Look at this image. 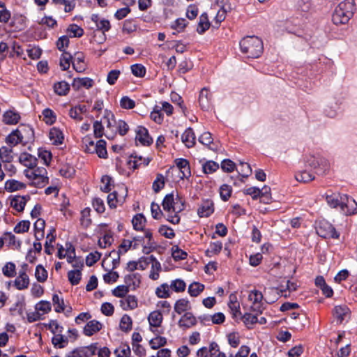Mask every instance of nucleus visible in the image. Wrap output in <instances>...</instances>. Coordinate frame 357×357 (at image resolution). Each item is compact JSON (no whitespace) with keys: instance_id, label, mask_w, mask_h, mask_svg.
Masks as SVG:
<instances>
[{"instance_id":"nucleus-1","label":"nucleus","mask_w":357,"mask_h":357,"mask_svg":"<svg viewBox=\"0 0 357 357\" xmlns=\"http://www.w3.org/2000/svg\"><path fill=\"white\" fill-rule=\"evenodd\" d=\"M326 201L331 208L340 207L341 212L346 215L357 213V203L347 195L328 191L326 193Z\"/></svg>"},{"instance_id":"nucleus-2","label":"nucleus","mask_w":357,"mask_h":357,"mask_svg":"<svg viewBox=\"0 0 357 357\" xmlns=\"http://www.w3.org/2000/svg\"><path fill=\"white\" fill-rule=\"evenodd\" d=\"M355 11V1L344 0L335 7L332 15V21L336 25L346 24L353 17Z\"/></svg>"},{"instance_id":"nucleus-3","label":"nucleus","mask_w":357,"mask_h":357,"mask_svg":"<svg viewBox=\"0 0 357 357\" xmlns=\"http://www.w3.org/2000/svg\"><path fill=\"white\" fill-rule=\"evenodd\" d=\"M162 206L164 211L169 213H174V215H168L167 220L174 225L178 224L180 222V216L178 213L185 208L184 202L181 200L178 196L175 199L173 192L167 194L163 199Z\"/></svg>"},{"instance_id":"nucleus-4","label":"nucleus","mask_w":357,"mask_h":357,"mask_svg":"<svg viewBox=\"0 0 357 357\" xmlns=\"http://www.w3.org/2000/svg\"><path fill=\"white\" fill-rule=\"evenodd\" d=\"M239 45L241 52L248 58H258L264 50L262 40L255 36H248L243 38L240 41Z\"/></svg>"},{"instance_id":"nucleus-5","label":"nucleus","mask_w":357,"mask_h":357,"mask_svg":"<svg viewBox=\"0 0 357 357\" xmlns=\"http://www.w3.org/2000/svg\"><path fill=\"white\" fill-rule=\"evenodd\" d=\"M305 165L316 169V174H324L329 167L328 162L325 158L312 155L305 157Z\"/></svg>"},{"instance_id":"nucleus-6","label":"nucleus","mask_w":357,"mask_h":357,"mask_svg":"<svg viewBox=\"0 0 357 357\" xmlns=\"http://www.w3.org/2000/svg\"><path fill=\"white\" fill-rule=\"evenodd\" d=\"M317 234L324 238H338L340 234L335 228L328 221L321 220L316 227Z\"/></svg>"},{"instance_id":"nucleus-7","label":"nucleus","mask_w":357,"mask_h":357,"mask_svg":"<svg viewBox=\"0 0 357 357\" xmlns=\"http://www.w3.org/2000/svg\"><path fill=\"white\" fill-rule=\"evenodd\" d=\"M263 298L262 293L258 290H252L250 292L248 299L252 303L251 310L253 312L260 314L262 313L263 307L261 301Z\"/></svg>"},{"instance_id":"nucleus-8","label":"nucleus","mask_w":357,"mask_h":357,"mask_svg":"<svg viewBox=\"0 0 357 357\" xmlns=\"http://www.w3.org/2000/svg\"><path fill=\"white\" fill-rule=\"evenodd\" d=\"M31 196L29 195L24 196L15 195L9 197L10 205L12 208L18 212H22L24 209L26 202L30 200Z\"/></svg>"},{"instance_id":"nucleus-9","label":"nucleus","mask_w":357,"mask_h":357,"mask_svg":"<svg viewBox=\"0 0 357 357\" xmlns=\"http://www.w3.org/2000/svg\"><path fill=\"white\" fill-rule=\"evenodd\" d=\"M103 119L106 120V126L108 129L111 130V131L107 132L105 135L109 139H112L114 138L116 134V131L113 128L114 127V123H116L114 119V115L113 113L107 109L105 110V114L103 116Z\"/></svg>"},{"instance_id":"nucleus-10","label":"nucleus","mask_w":357,"mask_h":357,"mask_svg":"<svg viewBox=\"0 0 357 357\" xmlns=\"http://www.w3.org/2000/svg\"><path fill=\"white\" fill-rule=\"evenodd\" d=\"M26 267L27 264H24L22 267L23 270L20 271L19 275L15 280L14 284L18 290L25 289L28 288L29 285V278L26 273Z\"/></svg>"},{"instance_id":"nucleus-11","label":"nucleus","mask_w":357,"mask_h":357,"mask_svg":"<svg viewBox=\"0 0 357 357\" xmlns=\"http://www.w3.org/2000/svg\"><path fill=\"white\" fill-rule=\"evenodd\" d=\"M350 312L349 308L346 305H336L333 310V315L337 324H341Z\"/></svg>"},{"instance_id":"nucleus-12","label":"nucleus","mask_w":357,"mask_h":357,"mask_svg":"<svg viewBox=\"0 0 357 357\" xmlns=\"http://www.w3.org/2000/svg\"><path fill=\"white\" fill-rule=\"evenodd\" d=\"M136 140L143 146H150L153 143V139L149 135L148 130L143 126H138L136 130Z\"/></svg>"},{"instance_id":"nucleus-13","label":"nucleus","mask_w":357,"mask_h":357,"mask_svg":"<svg viewBox=\"0 0 357 357\" xmlns=\"http://www.w3.org/2000/svg\"><path fill=\"white\" fill-rule=\"evenodd\" d=\"M211 94L209 90L204 87L199 93V104L203 110H208L211 105Z\"/></svg>"},{"instance_id":"nucleus-14","label":"nucleus","mask_w":357,"mask_h":357,"mask_svg":"<svg viewBox=\"0 0 357 357\" xmlns=\"http://www.w3.org/2000/svg\"><path fill=\"white\" fill-rule=\"evenodd\" d=\"M175 163L181 172V175L180 176V178L181 179H183L184 178H188L191 176L190 163L188 160L184 158H178L175 160Z\"/></svg>"},{"instance_id":"nucleus-15","label":"nucleus","mask_w":357,"mask_h":357,"mask_svg":"<svg viewBox=\"0 0 357 357\" xmlns=\"http://www.w3.org/2000/svg\"><path fill=\"white\" fill-rule=\"evenodd\" d=\"M214 212V204L212 200L203 201L197 210V214L200 218H207Z\"/></svg>"},{"instance_id":"nucleus-16","label":"nucleus","mask_w":357,"mask_h":357,"mask_svg":"<svg viewBox=\"0 0 357 357\" xmlns=\"http://www.w3.org/2000/svg\"><path fill=\"white\" fill-rule=\"evenodd\" d=\"M102 328V324L97 320H91L85 325L83 329V333L86 336H92L93 334L99 332Z\"/></svg>"},{"instance_id":"nucleus-17","label":"nucleus","mask_w":357,"mask_h":357,"mask_svg":"<svg viewBox=\"0 0 357 357\" xmlns=\"http://www.w3.org/2000/svg\"><path fill=\"white\" fill-rule=\"evenodd\" d=\"M87 152L90 153H97L99 158H107V151L106 149V142L103 139H99L96 143V146L93 149H91L90 146L87 149Z\"/></svg>"},{"instance_id":"nucleus-18","label":"nucleus","mask_w":357,"mask_h":357,"mask_svg":"<svg viewBox=\"0 0 357 357\" xmlns=\"http://www.w3.org/2000/svg\"><path fill=\"white\" fill-rule=\"evenodd\" d=\"M163 317L160 311L155 310L151 312L149 317L148 321L150 325V330L152 332H155L153 328L160 327L162 323Z\"/></svg>"},{"instance_id":"nucleus-19","label":"nucleus","mask_w":357,"mask_h":357,"mask_svg":"<svg viewBox=\"0 0 357 357\" xmlns=\"http://www.w3.org/2000/svg\"><path fill=\"white\" fill-rule=\"evenodd\" d=\"M19 161L24 166L32 169L37 166V158L26 152L22 153L19 157Z\"/></svg>"},{"instance_id":"nucleus-20","label":"nucleus","mask_w":357,"mask_h":357,"mask_svg":"<svg viewBox=\"0 0 357 357\" xmlns=\"http://www.w3.org/2000/svg\"><path fill=\"white\" fill-rule=\"evenodd\" d=\"M72 65L73 68L78 73L85 70L84 55L82 52H77L75 54L74 57H73Z\"/></svg>"},{"instance_id":"nucleus-21","label":"nucleus","mask_w":357,"mask_h":357,"mask_svg":"<svg viewBox=\"0 0 357 357\" xmlns=\"http://www.w3.org/2000/svg\"><path fill=\"white\" fill-rule=\"evenodd\" d=\"M94 84V81L89 77H82V78H75L72 83L73 88L77 91L81 87H84L87 89L91 88Z\"/></svg>"},{"instance_id":"nucleus-22","label":"nucleus","mask_w":357,"mask_h":357,"mask_svg":"<svg viewBox=\"0 0 357 357\" xmlns=\"http://www.w3.org/2000/svg\"><path fill=\"white\" fill-rule=\"evenodd\" d=\"M196 324L197 319L191 312H185L178 321V326L181 328H189Z\"/></svg>"},{"instance_id":"nucleus-23","label":"nucleus","mask_w":357,"mask_h":357,"mask_svg":"<svg viewBox=\"0 0 357 357\" xmlns=\"http://www.w3.org/2000/svg\"><path fill=\"white\" fill-rule=\"evenodd\" d=\"M195 139V135L192 128H188L181 136L182 142L188 148L194 146Z\"/></svg>"},{"instance_id":"nucleus-24","label":"nucleus","mask_w":357,"mask_h":357,"mask_svg":"<svg viewBox=\"0 0 357 357\" xmlns=\"http://www.w3.org/2000/svg\"><path fill=\"white\" fill-rule=\"evenodd\" d=\"M24 136L22 131L19 129L13 130L6 138V142L12 146H15L23 142Z\"/></svg>"},{"instance_id":"nucleus-25","label":"nucleus","mask_w":357,"mask_h":357,"mask_svg":"<svg viewBox=\"0 0 357 357\" xmlns=\"http://www.w3.org/2000/svg\"><path fill=\"white\" fill-rule=\"evenodd\" d=\"M49 137L54 145L62 144L64 139L63 134L61 130L55 127L50 129Z\"/></svg>"},{"instance_id":"nucleus-26","label":"nucleus","mask_w":357,"mask_h":357,"mask_svg":"<svg viewBox=\"0 0 357 357\" xmlns=\"http://www.w3.org/2000/svg\"><path fill=\"white\" fill-rule=\"evenodd\" d=\"M120 305L124 310H133L137 307V298L132 295H128L120 301Z\"/></svg>"},{"instance_id":"nucleus-27","label":"nucleus","mask_w":357,"mask_h":357,"mask_svg":"<svg viewBox=\"0 0 357 357\" xmlns=\"http://www.w3.org/2000/svg\"><path fill=\"white\" fill-rule=\"evenodd\" d=\"M228 306L232 313L233 317H236L238 314H241L240 305L238 302L236 294L232 293L229 295Z\"/></svg>"},{"instance_id":"nucleus-28","label":"nucleus","mask_w":357,"mask_h":357,"mask_svg":"<svg viewBox=\"0 0 357 357\" xmlns=\"http://www.w3.org/2000/svg\"><path fill=\"white\" fill-rule=\"evenodd\" d=\"M20 119V115L15 112L8 110L3 115V121L7 125L17 124Z\"/></svg>"},{"instance_id":"nucleus-29","label":"nucleus","mask_w":357,"mask_h":357,"mask_svg":"<svg viewBox=\"0 0 357 357\" xmlns=\"http://www.w3.org/2000/svg\"><path fill=\"white\" fill-rule=\"evenodd\" d=\"M55 231V229L52 228L46 237L47 241L45 243V252L48 255H52L54 250V246L52 243L54 242L56 238V235L54 234Z\"/></svg>"},{"instance_id":"nucleus-30","label":"nucleus","mask_w":357,"mask_h":357,"mask_svg":"<svg viewBox=\"0 0 357 357\" xmlns=\"http://www.w3.org/2000/svg\"><path fill=\"white\" fill-rule=\"evenodd\" d=\"M26 188V185L19 181L15 179H10L6 181L5 183V189L8 192H14Z\"/></svg>"},{"instance_id":"nucleus-31","label":"nucleus","mask_w":357,"mask_h":357,"mask_svg":"<svg viewBox=\"0 0 357 357\" xmlns=\"http://www.w3.org/2000/svg\"><path fill=\"white\" fill-rule=\"evenodd\" d=\"M124 282L129 288L132 287V289H135L139 287L141 282L140 275L139 273L127 275L125 276Z\"/></svg>"},{"instance_id":"nucleus-32","label":"nucleus","mask_w":357,"mask_h":357,"mask_svg":"<svg viewBox=\"0 0 357 357\" xmlns=\"http://www.w3.org/2000/svg\"><path fill=\"white\" fill-rule=\"evenodd\" d=\"M210 27V22L208 21V15L206 13H202L199 17V21L197 31L199 34L204 33Z\"/></svg>"},{"instance_id":"nucleus-33","label":"nucleus","mask_w":357,"mask_h":357,"mask_svg":"<svg viewBox=\"0 0 357 357\" xmlns=\"http://www.w3.org/2000/svg\"><path fill=\"white\" fill-rule=\"evenodd\" d=\"M68 342V338L64 337L61 333L55 334L52 338V343L56 348H64Z\"/></svg>"},{"instance_id":"nucleus-34","label":"nucleus","mask_w":357,"mask_h":357,"mask_svg":"<svg viewBox=\"0 0 357 357\" xmlns=\"http://www.w3.org/2000/svg\"><path fill=\"white\" fill-rule=\"evenodd\" d=\"M132 223L133 225L134 229L137 231H142L144 229L146 223V218L142 213H138L135 215L132 220Z\"/></svg>"},{"instance_id":"nucleus-35","label":"nucleus","mask_w":357,"mask_h":357,"mask_svg":"<svg viewBox=\"0 0 357 357\" xmlns=\"http://www.w3.org/2000/svg\"><path fill=\"white\" fill-rule=\"evenodd\" d=\"M54 90L59 96H66L70 90V85L65 81L58 82L54 84Z\"/></svg>"},{"instance_id":"nucleus-36","label":"nucleus","mask_w":357,"mask_h":357,"mask_svg":"<svg viewBox=\"0 0 357 357\" xmlns=\"http://www.w3.org/2000/svg\"><path fill=\"white\" fill-rule=\"evenodd\" d=\"M12 148L2 146L0 149V158L4 163H10L13 160Z\"/></svg>"},{"instance_id":"nucleus-37","label":"nucleus","mask_w":357,"mask_h":357,"mask_svg":"<svg viewBox=\"0 0 357 357\" xmlns=\"http://www.w3.org/2000/svg\"><path fill=\"white\" fill-rule=\"evenodd\" d=\"M204 289V285L197 282H194L188 287V293L191 296H199Z\"/></svg>"},{"instance_id":"nucleus-38","label":"nucleus","mask_w":357,"mask_h":357,"mask_svg":"<svg viewBox=\"0 0 357 357\" xmlns=\"http://www.w3.org/2000/svg\"><path fill=\"white\" fill-rule=\"evenodd\" d=\"M18 129L22 131V134L24 138L26 139V142L34 139V131L30 126L21 125Z\"/></svg>"},{"instance_id":"nucleus-39","label":"nucleus","mask_w":357,"mask_h":357,"mask_svg":"<svg viewBox=\"0 0 357 357\" xmlns=\"http://www.w3.org/2000/svg\"><path fill=\"white\" fill-rule=\"evenodd\" d=\"M189 308V301L185 298L178 299L174 305V310L178 314L187 311Z\"/></svg>"},{"instance_id":"nucleus-40","label":"nucleus","mask_w":357,"mask_h":357,"mask_svg":"<svg viewBox=\"0 0 357 357\" xmlns=\"http://www.w3.org/2000/svg\"><path fill=\"white\" fill-rule=\"evenodd\" d=\"M68 278L72 285H77L82 279V272L79 269L71 270L68 273Z\"/></svg>"},{"instance_id":"nucleus-41","label":"nucleus","mask_w":357,"mask_h":357,"mask_svg":"<svg viewBox=\"0 0 357 357\" xmlns=\"http://www.w3.org/2000/svg\"><path fill=\"white\" fill-rule=\"evenodd\" d=\"M160 263L155 257L154 260L151 262V270L150 272L149 278L153 280H156L159 278V273L161 271Z\"/></svg>"},{"instance_id":"nucleus-42","label":"nucleus","mask_w":357,"mask_h":357,"mask_svg":"<svg viewBox=\"0 0 357 357\" xmlns=\"http://www.w3.org/2000/svg\"><path fill=\"white\" fill-rule=\"evenodd\" d=\"M73 61V56L67 52H63L60 58V66L63 70L70 68V62Z\"/></svg>"},{"instance_id":"nucleus-43","label":"nucleus","mask_w":357,"mask_h":357,"mask_svg":"<svg viewBox=\"0 0 357 357\" xmlns=\"http://www.w3.org/2000/svg\"><path fill=\"white\" fill-rule=\"evenodd\" d=\"M132 321L130 317L124 314L120 321L119 327L122 331L128 332L132 329Z\"/></svg>"},{"instance_id":"nucleus-44","label":"nucleus","mask_w":357,"mask_h":357,"mask_svg":"<svg viewBox=\"0 0 357 357\" xmlns=\"http://www.w3.org/2000/svg\"><path fill=\"white\" fill-rule=\"evenodd\" d=\"M295 178L299 182L306 183L314 180V176L313 174L306 170H303L296 173L295 175Z\"/></svg>"},{"instance_id":"nucleus-45","label":"nucleus","mask_w":357,"mask_h":357,"mask_svg":"<svg viewBox=\"0 0 357 357\" xmlns=\"http://www.w3.org/2000/svg\"><path fill=\"white\" fill-rule=\"evenodd\" d=\"M35 277L38 282H44L47 279V271L40 264L36 267Z\"/></svg>"},{"instance_id":"nucleus-46","label":"nucleus","mask_w":357,"mask_h":357,"mask_svg":"<svg viewBox=\"0 0 357 357\" xmlns=\"http://www.w3.org/2000/svg\"><path fill=\"white\" fill-rule=\"evenodd\" d=\"M143 160L144 166H146L149 163V160H146L145 158H142V157L139 156L137 158V156H133V155H131L130 159L128 161V165L130 168H132L133 169H135L138 168L139 165L141 164L139 161H142Z\"/></svg>"},{"instance_id":"nucleus-47","label":"nucleus","mask_w":357,"mask_h":357,"mask_svg":"<svg viewBox=\"0 0 357 357\" xmlns=\"http://www.w3.org/2000/svg\"><path fill=\"white\" fill-rule=\"evenodd\" d=\"M43 121L48 125L54 123L56 119L55 113L49 108H46L43 111Z\"/></svg>"},{"instance_id":"nucleus-48","label":"nucleus","mask_w":357,"mask_h":357,"mask_svg":"<svg viewBox=\"0 0 357 357\" xmlns=\"http://www.w3.org/2000/svg\"><path fill=\"white\" fill-rule=\"evenodd\" d=\"M123 201V199H121L117 197V192L116 191L109 193L107 196V204L111 208H116L117 204H122Z\"/></svg>"},{"instance_id":"nucleus-49","label":"nucleus","mask_w":357,"mask_h":357,"mask_svg":"<svg viewBox=\"0 0 357 357\" xmlns=\"http://www.w3.org/2000/svg\"><path fill=\"white\" fill-rule=\"evenodd\" d=\"M155 294L158 298H161L169 297V286L166 283L162 284L160 287H157Z\"/></svg>"},{"instance_id":"nucleus-50","label":"nucleus","mask_w":357,"mask_h":357,"mask_svg":"<svg viewBox=\"0 0 357 357\" xmlns=\"http://www.w3.org/2000/svg\"><path fill=\"white\" fill-rule=\"evenodd\" d=\"M161 112L162 108L158 105H155L150 115L151 119L158 124L162 123L163 121V116Z\"/></svg>"},{"instance_id":"nucleus-51","label":"nucleus","mask_w":357,"mask_h":357,"mask_svg":"<svg viewBox=\"0 0 357 357\" xmlns=\"http://www.w3.org/2000/svg\"><path fill=\"white\" fill-rule=\"evenodd\" d=\"M49 183V178L47 175H38L30 185L38 188L45 187Z\"/></svg>"},{"instance_id":"nucleus-52","label":"nucleus","mask_w":357,"mask_h":357,"mask_svg":"<svg viewBox=\"0 0 357 357\" xmlns=\"http://www.w3.org/2000/svg\"><path fill=\"white\" fill-rule=\"evenodd\" d=\"M172 257L175 261H179L186 259L188 254L186 252L182 250L178 245H174L172 248Z\"/></svg>"},{"instance_id":"nucleus-53","label":"nucleus","mask_w":357,"mask_h":357,"mask_svg":"<svg viewBox=\"0 0 357 357\" xmlns=\"http://www.w3.org/2000/svg\"><path fill=\"white\" fill-rule=\"evenodd\" d=\"M132 73L138 77H144L146 75V68L139 63L133 64L131 66Z\"/></svg>"},{"instance_id":"nucleus-54","label":"nucleus","mask_w":357,"mask_h":357,"mask_svg":"<svg viewBox=\"0 0 357 357\" xmlns=\"http://www.w3.org/2000/svg\"><path fill=\"white\" fill-rule=\"evenodd\" d=\"M203 172L205 174H212L219 169L218 163L209 160L202 165Z\"/></svg>"},{"instance_id":"nucleus-55","label":"nucleus","mask_w":357,"mask_h":357,"mask_svg":"<svg viewBox=\"0 0 357 357\" xmlns=\"http://www.w3.org/2000/svg\"><path fill=\"white\" fill-rule=\"evenodd\" d=\"M167 344V339L165 337L157 336L150 340L149 344L153 349H157Z\"/></svg>"},{"instance_id":"nucleus-56","label":"nucleus","mask_w":357,"mask_h":357,"mask_svg":"<svg viewBox=\"0 0 357 357\" xmlns=\"http://www.w3.org/2000/svg\"><path fill=\"white\" fill-rule=\"evenodd\" d=\"M232 188L227 184H223L220 188V195L224 202L227 201L231 197Z\"/></svg>"},{"instance_id":"nucleus-57","label":"nucleus","mask_w":357,"mask_h":357,"mask_svg":"<svg viewBox=\"0 0 357 357\" xmlns=\"http://www.w3.org/2000/svg\"><path fill=\"white\" fill-rule=\"evenodd\" d=\"M268 292L269 294L273 293L279 296H283L284 298L289 297L291 293L288 292V290L285 289L283 285H280L279 287H270L268 289Z\"/></svg>"},{"instance_id":"nucleus-58","label":"nucleus","mask_w":357,"mask_h":357,"mask_svg":"<svg viewBox=\"0 0 357 357\" xmlns=\"http://www.w3.org/2000/svg\"><path fill=\"white\" fill-rule=\"evenodd\" d=\"M30 227V222L29 220H22L18 222L14 227V231L16 234H22L27 232Z\"/></svg>"},{"instance_id":"nucleus-59","label":"nucleus","mask_w":357,"mask_h":357,"mask_svg":"<svg viewBox=\"0 0 357 357\" xmlns=\"http://www.w3.org/2000/svg\"><path fill=\"white\" fill-rule=\"evenodd\" d=\"M3 274L8 277L12 278L15 275V265L13 262H8L2 268Z\"/></svg>"},{"instance_id":"nucleus-60","label":"nucleus","mask_w":357,"mask_h":357,"mask_svg":"<svg viewBox=\"0 0 357 357\" xmlns=\"http://www.w3.org/2000/svg\"><path fill=\"white\" fill-rule=\"evenodd\" d=\"M186 284L183 280L176 279L172 280L170 287L176 292H182L185 289Z\"/></svg>"},{"instance_id":"nucleus-61","label":"nucleus","mask_w":357,"mask_h":357,"mask_svg":"<svg viewBox=\"0 0 357 357\" xmlns=\"http://www.w3.org/2000/svg\"><path fill=\"white\" fill-rule=\"evenodd\" d=\"M101 257V253L98 251L89 253L86 257V264L88 266H92Z\"/></svg>"},{"instance_id":"nucleus-62","label":"nucleus","mask_w":357,"mask_h":357,"mask_svg":"<svg viewBox=\"0 0 357 357\" xmlns=\"http://www.w3.org/2000/svg\"><path fill=\"white\" fill-rule=\"evenodd\" d=\"M52 303L55 306V311L56 312H61L64 310V301L57 294H53Z\"/></svg>"},{"instance_id":"nucleus-63","label":"nucleus","mask_w":357,"mask_h":357,"mask_svg":"<svg viewBox=\"0 0 357 357\" xmlns=\"http://www.w3.org/2000/svg\"><path fill=\"white\" fill-rule=\"evenodd\" d=\"M60 174L67 178H73L75 174V169L70 165H64L59 170Z\"/></svg>"},{"instance_id":"nucleus-64","label":"nucleus","mask_w":357,"mask_h":357,"mask_svg":"<svg viewBox=\"0 0 357 357\" xmlns=\"http://www.w3.org/2000/svg\"><path fill=\"white\" fill-rule=\"evenodd\" d=\"M35 309L38 312L41 311L46 314L51 311L52 307L49 301H40L36 305Z\"/></svg>"}]
</instances>
